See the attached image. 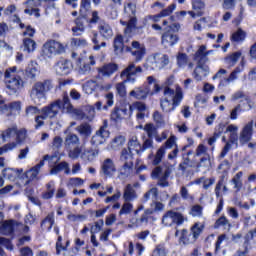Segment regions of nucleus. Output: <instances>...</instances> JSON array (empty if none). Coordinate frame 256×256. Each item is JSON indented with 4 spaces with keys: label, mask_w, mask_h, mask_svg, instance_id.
<instances>
[{
    "label": "nucleus",
    "mask_w": 256,
    "mask_h": 256,
    "mask_svg": "<svg viewBox=\"0 0 256 256\" xmlns=\"http://www.w3.org/2000/svg\"><path fill=\"white\" fill-rule=\"evenodd\" d=\"M176 61L178 67H185V65H187V62L189 61V56H187L186 53L179 52L176 56Z\"/></svg>",
    "instance_id": "8fccbe9b"
},
{
    "label": "nucleus",
    "mask_w": 256,
    "mask_h": 256,
    "mask_svg": "<svg viewBox=\"0 0 256 256\" xmlns=\"http://www.w3.org/2000/svg\"><path fill=\"white\" fill-rule=\"evenodd\" d=\"M125 51L126 53H131L132 57H134L135 63L143 61L145 53H147L145 46H141V43L139 41H132L131 46L125 47Z\"/></svg>",
    "instance_id": "f8f14e48"
},
{
    "label": "nucleus",
    "mask_w": 256,
    "mask_h": 256,
    "mask_svg": "<svg viewBox=\"0 0 256 256\" xmlns=\"http://www.w3.org/2000/svg\"><path fill=\"white\" fill-rule=\"evenodd\" d=\"M123 199L126 202L135 201L137 199V192L131 184H127L124 188Z\"/></svg>",
    "instance_id": "c756f323"
},
{
    "label": "nucleus",
    "mask_w": 256,
    "mask_h": 256,
    "mask_svg": "<svg viewBox=\"0 0 256 256\" xmlns=\"http://www.w3.org/2000/svg\"><path fill=\"white\" fill-rule=\"evenodd\" d=\"M130 97L134 99H138L139 101H143V99H147V95H149V88L140 86L130 91Z\"/></svg>",
    "instance_id": "a878e982"
},
{
    "label": "nucleus",
    "mask_w": 256,
    "mask_h": 256,
    "mask_svg": "<svg viewBox=\"0 0 256 256\" xmlns=\"http://www.w3.org/2000/svg\"><path fill=\"white\" fill-rule=\"evenodd\" d=\"M173 146L177 147V136L175 135H171L166 142L164 143L163 146L164 147V152L167 151V149H173Z\"/></svg>",
    "instance_id": "603ef678"
},
{
    "label": "nucleus",
    "mask_w": 256,
    "mask_h": 256,
    "mask_svg": "<svg viewBox=\"0 0 256 256\" xmlns=\"http://www.w3.org/2000/svg\"><path fill=\"white\" fill-rule=\"evenodd\" d=\"M22 173L23 172V169L21 170H16V169H13V168H4L2 170V175L3 177H5L6 179H13L14 176V173Z\"/></svg>",
    "instance_id": "4d7b16f0"
},
{
    "label": "nucleus",
    "mask_w": 256,
    "mask_h": 256,
    "mask_svg": "<svg viewBox=\"0 0 256 256\" xmlns=\"http://www.w3.org/2000/svg\"><path fill=\"white\" fill-rule=\"evenodd\" d=\"M101 171L105 177H113V174L115 171H117V168H115V163L111 158L104 160L101 166Z\"/></svg>",
    "instance_id": "5701e85b"
},
{
    "label": "nucleus",
    "mask_w": 256,
    "mask_h": 256,
    "mask_svg": "<svg viewBox=\"0 0 256 256\" xmlns=\"http://www.w3.org/2000/svg\"><path fill=\"white\" fill-rule=\"evenodd\" d=\"M179 29H181L179 23H173L164 28L165 32L161 36V43L165 49L173 47L179 43V36L175 34V31H179Z\"/></svg>",
    "instance_id": "0eeeda50"
},
{
    "label": "nucleus",
    "mask_w": 256,
    "mask_h": 256,
    "mask_svg": "<svg viewBox=\"0 0 256 256\" xmlns=\"http://www.w3.org/2000/svg\"><path fill=\"white\" fill-rule=\"evenodd\" d=\"M178 167H179V170L183 172L187 171L188 167H193L191 158L182 155V162L179 164Z\"/></svg>",
    "instance_id": "864d4df0"
},
{
    "label": "nucleus",
    "mask_w": 256,
    "mask_h": 256,
    "mask_svg": "<svg viewBox=\"0 0 256 256\" xmlns=\"http://www.w3.org/2000/svg\"><path fill=\"white\" fill-rule=\"evenodd\" d=\"M53 89V81L51 79H46L44 81H38L34 83L30 91V97L33 99H46L47 93Z\"/></svg>",
    "instance_id": "6e6552de"
},
{
    "label": "nucleus",
    "mask_w": 256,
    "mask_h": 256,
    "mask_svg": "<svg viewBox=\"0 0 256 256\" xmlns=\"http://www.w3.org/2000/svg\"><path fill=\"white\" fill-rule=\"evenodd\" d=\"M57 75L61 77L69 75L73 69V63L67 59H60L54 66Z\"/></svg>",
    "instance_id": "f3484780"
},
{
    "label": "nucleus",
    "mask_w": 256,
    "mask_h": 256,
    "mask_svg": "<svg viewBox=\"0 0 256 256\" xmlns=\"http://www.w3.org/2000/svg\"><path fill=\"white\" fill-rule=\"evenodd\" d=\"M175 9H177V4L172 3L167 8L163 9L160 13L155 15H150L148 17L149 19H152L154 23H159L162 17H169V15H171Z\"/></svg>",
    "instance_id": "4be33fe9"
},
{
    "label": "nucleus",
    "mask_w": 256,
    "mask_h": 256,
    "mask_svg": "<svg viewBox=\"0 0 256 256\" xmlns=\"http://www.w3.org/2000/svg\"><path fill=\"white\" fill-rule=\"evenodd\" d=\"M65 51V46L54 39L47 40L42 46L41 55L44 59H53L56 55H62Z\"/></svg>",
    "instance_id": "423d86ee"
},
{
    "label": "nucleus",
    "mask_w": 256,
    "mask_h": 256,
    "mask_svg": "<svg viewBox=\"0 0 256 256\" xmlns=\"http://www.w3.org/2000/svg\"><path fill=\"white\" fill-rule=\"evenodd\" d=\"M241 51L234 52L230 54L229 56L225 57L224 61L226 65H229V67H234V65H237V61L241 59Z\"/></svg>",
    "instance_id": "c9c22d12"
},
{
    "label": "nucleus",
    "mask_w": 256,
    "mask_h": 256,
    "mask_svg": "<svg viewBox=\"0 0 256 256\" xmlns=\"http://www.w3.org/2000/svg\"><path fill=\"white\" fill-rule=\"evenodd\" d=\"M192 9L197 12L203 11V9H205V2L203 0H193Z\"/></svg>",
    "instance_id": "774afa93"
},
{
    "label": "nucleus",
    "mask_w": 256,
    "mask_h": 256,
    "mask_svg": "<svg viewBox=\"0 0 256 256\" xmlns=\"http://www.w3.org/2000/svg\"><path fill=\"white\" fill-rule=\"evenodd\" d=\"M133 211V204L130 202H125L120 211H119V215H129V213H131Z\"/></svg>",
    "instance_id": "0e129e2a"
},
{
    "label": "nucleus",
    "mask_w": 256,
    "mask_h": 256,
    "mask_svg": "<svg viewBox=\"0 0 256 256\" xmlns=\"http://www.w3.org/2000/svg\"><path fill=\"white\" fill-rule=\"evenodd\" d=\"M168 254L169 250H167V247H165V243H160L155 246L151 256H167Z\"/></svg>",
    "instance_id": "79ce46f5"
},
{
    "label": "nucleus",
    "mask_w": 256,
    "mask_h": 256,
    "mask_svg": "<svg viewBox=\"0 0 256 256\" xmlns=\"http://www.w3.org/2000/svg\"><path fill=\"white\" fill-rule=\"evenodd\" d=\"M147 83L148 85L154 84L152 95L160 93V91L163 90L164 97H172V108L170 109L165 108V105H171L169 98H164L160 101V107L162 111H165V113H171V111H175L177 107L181 105V101H183L184 95L183 89L180 88V86H177L176 89L169 87V85L161 86L159 83H157V79H155L154 76H148Z\"/></svg>",
    "instance_id": "f257e3e1"
},
{
    "label": "nucleus",
    "mask_w": 256,
    "mask_h": 256,
    "mask_svg": "<svg viewBox=\"0 0 256 256\" xmlns=\"http://www.w3.org/2000/svg\"><path fill=\"white\" fill-rule=\"evenodd\" d=\"M77 131L78 133H80V135H83L84 137H89L92 132L91 126L87 123L79 125Z\"/></svg>",
    "instance_id": "09e8293b"
},
{
    "label": "nucleus",
    "mask_w": 256,
    "mask_h": 256,
    "mask_svg": "<svg viewBox=\"0 0 256 256\" xmlns=\"http://www.w3.org/2000/svg\"><path fill=\"white\" fill-rule=\"evenodd\" d=\"M225 133H227V130H226V124L221 122L219 123L218 125L215 126L214 128V135L216 137H221V135H225Z\"/></svg>",
    "instance_id": "bf43d9fd"
},
{
    "label": "nucleus",
    "mask_w": 256,
    "mask_h": 256,
    "mask_svg": "<svg viewBox=\"0 0 256 256\" xmlns=\"http://www.w3.org/2000/svg\"><path fill=\"white\" fill-rule=\"evenodd\" d=\"M190 215L192 217H203V206L195 204L190 209Z\"/></svg>",
    "instance_id": "5fc2aeb1"
},
{
    "label": "nucleus",
    "mask_w": 256,
    "mask_h": 256,
    "mask_svg": "<svg viewBox=\"0 0 256 256\" xmlns=\"http://www.w3.org/2000/svg\"><path fill=\"white\" fill-rule=\"evenodd\" d=\"M165 147H160L153 160H152V165H154L155 167H157V165H159L161 163V161H163V157H165Z\"/></svg>",
    "instance_id": "49530a36"
},
{
    "label": "nucleus",
    "mask_w": 256,
    "mask_h": 256,
    "mask_svg": "<svg viewBox=\"0 0 256 256\" xmlns=\"http://www.w3.org/2000/svg\"><path fill=\"white\" fill-rule=\"evenodd\" d=\"M95 57L94 56H89V62H87V58L85 57H78L76 59V65L77 67H79L80 69V73H82V75H85L87 73L91 72V67H93V65H95Z\"/></svg>",
    "instance_id": "dca6fc26"
},
{
    "label": "nucleus",
    "mask_w": 256,
    "mask_h": 256,
    "mask_svg": "<svg viewBox=\"0 0 256 256\" xmlns=\"http://www.w3.org/2000/svg\"><path fill=\"white\" fill-rule=\"evenodd\" d=\"M211 51H207V46L201 45L194 54V61H197V65L192 73L196 81H203V77L209 75V66L203 62L207 59Z\"/></svg>",
    "instance_id": "20e7f679"
},
{
    "label": "nucleus",
    "mask_w": 256,
    "mask_h": 256,
    "mask_svg": "<svg viewBox=\"0 0 256 256\" xmlns=\"http://www.w3.org/2000/svg\"><path fill=\"white\" fill-rule=\"evenodd\" d=\"M106 98V104L103 105V102L98 101L95 103V107L98 111H109V107H113V103H114V96H113V92H110L108 94L105 95Z\"/></svg>",
    "instance_id": "c85d7f7f"
},
{
    "label": "nucleus",
    "mask_w": 256,
    "mask_h": 256,
    "mask_svg": "<svg viewBox=\"0 0 256 256\" xmlns=\"http://www.w3.org/2000/svg\"><path fill=\"white\" fill-rule=\"evenodd\" d=\"M241 177H243V171L237 172L231 179V183H233L236 193H239V191L243 189V181H241Z\"/></svg>",
    "instance_id": "e433bc0d"
},
{
    "label": "nucleus",
    "mask_w": 256,
    "mask_h": 256,
    "mask_svg": "<svg viewBox=\"0 0 256 256\" xmlns=\"http://www.w3.org/2000/svg\"><path fill=\"white\" fill-rule=\"evenodd\" d=\"M45 187L46 190L41 193V199H43L44 201H49V199H53V197H55V191H57V189L55 188V182L49 181L48 183H46Z\"/></svg>",
    "instance_id": "bb28decb"
},
{
    "label": "nucleus",
    "mask_w": 256,
    "mask_h": 256,
    "mask_svg": "<svg viewBox=\"0 0 256 256\" xmlns=\"http://www.w3.org/2000/svg\"><path fill=\"white\" fill-rule=\"evenodd\" d=\"M40 71L39 68L31 65L28 66L25 70V75L27 79H31L32 81H35L37 79V75H39Z\"/></svg>",
    "instance_id": "37998d69"
},
{
    "label": "nucleus",
    "mask_w": 256,
    "mask_h": 256,
    "mask_svg": "<svg viewBox=\"0 0 256 256\" xmlns=\"http://www.w3.org/2000/svg\"><path fill=\"white\" fill-rule=\"evenodd\" d=\"M141 149V143H139V140L137 138H132L128 142V151H139Z\"/></svg>",
    "instance_id": "052dcab7"
},
{
    "label": "nucleus",
    "mask_w": 256,
    "mask_h": 256,
    "mask_svg": "<svg viewBox=\"0 0 256 256\" xmlns=\"http://www.w3.org/2000/svg\"><path fill=\"white\" fill-rule=\"evenodd\" d=\"M143 130L147 133L148 139H146L142 146H140V149L137 151L138 154L147 151V149H151V147H153V137L157 135V128L153 123L145 124Z\"/></svg>",
    "instance_id": "9b49d317"
},
{
    "label": "nucleus",
    "mask_w": 256,
    "mask_h": 256,
    "mask_svg": "<svg viewBox=\"0 0 256 256\" xmlns=\"http://www.w3.org/2000/svg\"><path fill=\"white\" fill-rule=\"evenodd\" d=\"M162 223L165 225V227H171L174 225L173 210H169L163 215Z\"/></svg>",
    "instance_id": "de8ad7c7"
},
{
    "label": "nucleus",
    "mask_w": 256,
    "mask_h": 256,
    "mask_svg": "<svg viewBox=\"0 0 256 256\" xmlns=\"http://www.w3.org/2000/svg\"><path fill=\"white\" fill-rule=\"evenodd\" d=\"M72 47H87V40L85 38H71Z\"/></svg>",
    "instance_id": "e2e57ef3"
},
{
    "label": "nucleus",
    "mask_w": 256,
    "mask_h": 256,
    "mask_svg": "<svg viewBox=\"0 0 256 256\" xmlns=\"http://www.w3.org/2000/svg\"><path fill=\"white\" fill-rule=\"evenodd\" d=\"M16 132H17V126L11 127V128L6 129V130L2 133L1 137H2V139H3L4 141H5L6 139H13V137H15V135H16Z\"/></svg>",
    "instance_id": "6e6d98bb"
},
{
    "label": "nucleus",
    "mask_w": 256,
    "mask_h": 256,
    "mask_svg": "<svg viewBox=\"0 0 256 256\" xmlns=\"http://www.w3.org/2000/svg\"><path fill=\"white\" fill-rule=\"evenodd\" d=\"M237 141H239V136L237 135V133H231L229 136V142H226V144L222 148V151L217 157L218 161H221L222 159H225V157H227V153L231 151V145H237Z\"/></svg>",
    "instance_id": "412c9836"
},
{
    "label": "nucleus",
    "mask_w": 256,
    "mask_h": 256,
    "mask_svg": "<svg viewBox=\"0 0 256 256\" xmlns=\"http://www.w3.org/2000/svg\"><path fill=\"white\" fill-rule=\"evenodd\" d=\"M137 73H143V67L136 66L132 62L120 73V78L124 79V83H135L137 81Z\"/></svg>",
    "instance_id": "9d476101"
},
{
    "label": "nucleus",
    "mask_w": 256,
    "mask_h": 256,
    "mask_svg": "<svg viewBox=\"0 0 256 256\" xmlns=\"http://www.w3.org/2000/svg\"><path fill=\"white\" fill-rule=\"evenodd\" d=\"M111 119L112 121H121L124 119L123 114L121 112V108L116 106L114 110L111 113Z\"/></svg>",
    "instance_id": "69168bd1"
},
{
    "label": "nucleus",
    "mask_w": 256,
    "mask_h": 256,
    "mask_svg": "<svg viewBox=\"0 0 256 256\" xmlns=\"http://www.w3.org/2000/svg\"><path fill=\"white\" fill-rule=\"evenodd\" d=\"M208 148L204 144H199L196 148L194 157H201V155H204L202 158H200L199 162L194 166L195 169H201V167H207V163L211 161V155L207 153Z\"/></svg>",
    "instance_id": "4468645a"
},
{
    "label": "nucleus",
    "mask_w": 256,
    "mask_h": 256,
    "mask_svg": "<svg viewBox=\"0 0 256 256\" xmlns=\"http://www.w3.org/2000/svg\"><path fill=\"white\" fill-rule=\"evenodd\" d=\"M82 151L81 147L75 146L72 149H68V157H70V159H79V155H81Z\"/></svg>",
    "instance_id": "680f3d73"
},
{
    "label": "nucleus",
    "mask_w": 256,
    "mask_h": 256,
    "mask_svg": "<svg viewBox=\"0 0 256 256\" xmlns=\"http://www.w3.org/2000/svg\"><path fill=\"white\" fill-rule=\"evenodd\" d=\"M115 53H123L125 49V38L121 34H117L113 40Z\"/></svg>",
    "instance_id": "2f4dec72"
},
{
    "label": "nucleus",
    "mask_w": 256,
    "mask_h": 256,
    "mask_svg": "<svg viewBox=\"0 0 256 256\" xmlns=\"http://www.w3.org/2000/svg\"><path fill=\"white\" fill-rule=\"evenodd\" d=\"M229 171H231V162L225 159L217 166V173L219 176V180L215 187V195L216 197H221V188L227 179H229Z\"/></svg>",
    "instance_id": "1a4fd4ad"
},
{
    "label": "nucleus",
    "mask_w": 256,
    "mask_h": 256,
    "mask_svg": "<svg viewBox=\"0 0 256 256\" xmlns=\"http://www.w3.org/2000/svg\"><path fill=\"white\" fill-rule=\"evenodd\" d=\"M247 39V32H245L243 29L238 28L236 32H234L231 35V41L233 43H243Z\"/></svg>",
    "instance_id": "f704fd0d"
},
{
    "label": "nucleus",
    "mask_w": 256,
    "mask_h": 256,
    "mask_svg": "<svg viewBox=\"0 0 256 256\" xmlns=\"http://www.w3.org/2000/svg\"><path fill=\"white\" fill-rule=\"evenodd\" d=\"M55 225V212H50L48 215L41 221L40 227L42 231H51Z\"/></svg>",
    "instance_id": "393cba45"
},
{
    "label": "nucleus",
    "mask_w": 256,
    "mask_h": 256,
    "mask_svg": "<svg viewBox=\"0 0 256 256\" xmlns=\"http://www.w3.org/2000/svg\"><path fill=\"white\" fill-rule=\"evenodd\" d=\"M4 83L10 95L19 93L25 87V81L17 74V66L10 67L4 72Z\"/></svg>",
    "instance_id": "39448f33"
},
{
    "label": "nucleus",
    "mask_w": 256,
    "mask_h": 256,
    "mask_svg": "<svg viewBox=\"0 0 256 256\" xmlns=\"http://www.w3.org/2000/svg\"><path fill=\"white\" fill-rule=\"evenodd\" d=\"M124 13L130 17L128 22L120 20V25L125 27L124 35L126 37H133V31H141V29H144L145 25H147V19H144L142 25L137 26V17L135 16L137 13V5L135 3L129 2L127 5H124Z\"/></svg>",
    "instance_id": "7ed1b4c3"
},
{
    "label": "nucleus",
    "mask_w": 256,
    "mask_h": 256,
    "mask_svg": "<svg viewBox=\"0 0 256 256\" xmlns=\"http://www.w3.org/2000/svg\"><path fill=\"white\" fill-rule=\"evenodd\" d=\"M89 11H91V0H81L79 15L89 17Z\"/></svg>",
    "instance_id": "58836bf2"
},
{
    "label": "nucleus",
    "mask_w": 256,
    "mask_h": 256,
    "mask_svg": "<svg viewBox=\"0 0 256 256\" xmlns=\"http://www.w3.org/2000/svg\"><path fill=\"white\" fill-rule=\"evenodd\" d=\"M66 111V113H74L73 104H71V99H69V94L65 92L63 98L58 99L48 106H44L41 109V115L35 117V129H41L45 125V119H55L59 115V111Z\"/></svg>",
    "instance_id": "f03ea898"
},
{
    "label": "nucleus",
    "mask_w": 256,
    "mask_h": 256,
    "mask_svg": "<svg viewBox=\"0 0 256 256\" xmlns=\"http://www.w3.org/2000/svg\"><path fill=\"white\" fill-rule=\"evenodd\" d=\"M22 104L21 101H13L8 104V110L10 113H7V117H11V115H19L21 113Z\"/></svg>",
    "instance_id": "72a5a7b5"
},
{
    "label": "nucleus",
    "mask_w": 256,
    "mask_h": 256,
    "mask_svg": "<svg viewBox=\"0 0 256 256\" xmlns=\"http://www.w3.org/2000/svg\"><path fill=\"white\" fill-rule=\"evenodd\" d=\"M61 171H65L66 174L69 173L70 169H69V163H67L66 161H62L59 164L53 166V168L51 169V173H61Z\"/></svg>",
    "instance_id": "c03bdc74"
},
{
    "label": "nucleus",
    "mask_w": 256,
    "mask_h": 256,
    "mask_svg": "<svg viewBox=\"0 0 256 256\" xmlns=\"http://www.w3.org/2000/svg\"><path fill=\"white\" fill-rule=\"evenodd\" d=\"M97 71L99 75H102V77H111V75H114V73L119 71V64L115 62H109L98 68Z\"/></svg>",
    "instance_id": "aec40b11"
},
{
    "label": "nucleus",
    "mask_w": 256,
    "mask_h": 256,
    "mask_svg": "<svg viewBox=\"0 0 256 256\" xmlns=\"http://www.w3.org/2000/svg\"><path fill=\"white\" fill-rule=\"evenodd\" d=\"M16 142H9L7 144H4L2 147H0V155H3V153H8V151H13L17 145H21L23 141H25L27 137V130L25 129H20L18 130L16 128Z\"/></svg>",
    "instance_id": "ddd939ff"
},
{
    "label": "nucleus",
    "mask_w": 256,
    "mask_h": 256,
    "mask_svg": "<svg viewBox=\"0 0 256 256\" xmlns=\"http://www.w3.org/2000/svg\"><path fill=\"white\" fill-rule=\"evenodd\" d=\"M107 129V125H103L100 127V129L95 133V135L91 138V144L95 145L96 147H99V145H103L105 141H107L110 132Z\"/></svg>",
    "instance_id": "2eb2a0df"
},
{
    "label": "nucleus",
    "mask_w": 256,
    "mask_h": 256,
    "mask_svg": "<svg viewBox=\"0 0 256 256\" xmlns=\"http://www.w3.org/2000/svg\"><path fill=\"white\" fill-rule=\"evenodd\" d=\"M0 229L2 231H8V233H13L15 231V221L13 220H6L1 224Z\"/></svg>",
    "instance_id": "3c124183"
},
{
    "label": "nucleus",
    "mask_w": 256,
    "mask_h": 256,
    "mask_svg": "<svg viewBox=\"0 0 256 256\" xmlns=\"http://www.w3.org/2000/svg\"><path fill=\"white\" fill-rule=\"evenodd\" d=\"M172 217H173L174 225H177L178 227L182 223H185V217L180 212L173 211Z\"/></svg>",
    "instance_id": "338daca9"
},
{
    "label": "nucleus",
    "mask_w": 256,
    "mask_h": 256,
    "mask_svg": "<svg viewBox=\"0 0 256 256\" xmlns=\"http://www.w3.org/2000/svg\"><path fill=\"white\" fill-rule=\"evenodd\" d=\"M26 3L28 6L26 9H24L25 15H30V16L34 15V17L36 18L41 17V9L33 8V6H31V3H33V0H28Z\"/></svg>",
    "instance_id": "ea45409f"
},
{
    "label": "nucleus",
    "mask_w": 256,
    "mask_h": 256,
    "mask_svg": "<svg viewBox=\"0 0 256 256\" xmlns=\"http://www.w3.org/2000/svg\"><path fill=\"white\" fill-rule=\"evenodd\" d=\"M256 235V228L250 230L244 236V247H249L251 245V241L255 238Z\"/></svg>",
    "instance_id": "13d9d810"
},
{
    "label": "nucleus",
    "mask_w": 256,
    "mask_h": 256,
    "mask_svg": "<svg viewBox=\"0 0 256 256\" xmlns=\"http://www.w3.org/2000/svg\"><path fill=\"white\" fill-rule=\"evenodd\" d=\"M253 139V121L248 122L241 130L239 141L241 145H247Z\"/></svg>",
    "instance_id": "6ab92c4d"
},
{
    "label": "nucleus",
    "mask_w": 256,
    "mask_h": 256,
    "mask_svg": "<svg viewBox=\"0 0 256 256\" xmlns=\"http://www.w3.org/2000/svg\"><path fill=\"white\" fill-rule=\"evenodd\" d=\"M43 165H45V160H40L38 164L25 172V177L28 179V183L37 179V175H39V171H41V167H43Z\"/></svg>",
    "instance_id": "b1692460"
},
{
    "label": "nucleus",
    "mask_w": 256,
    "mask_h": 256,
    "mask_svg": "<svg viewBox=\"0 0 256 256\" xmlns=\"http://www.w3.org/2000/svg\"><path fill=\"white\" fill-rule=\"evenodd\" d=\"M223 75H227V70L221 68L220 70H218V72L212 77L213 80L215 79H220V82L218 84L219 89H221V87H227V85H229V83H231V81L229 80V78H223Z\"/></svg>",
    "instance_id": "7c9ffc66"
},
{
    "label": "nucleus",
    "mask_w": 256,
    "mask_h": 256,
    "mask_svg": "<svg viewBox=\"0 0 256 256\" xmlns=\"http://www.w3.org/2000/svg\"><path fill=\"white\" fill-rule=\"evenodd\" d=\"M205 230V224H201V222H196L194 225L190 228V231L192 233L193 239H197L201 236V233Z\"/></svg>",
    "instance_id": "4c0bfd02"
},
{
    "label": "nucleus",
    "mask_w": 256,
    "mask_h": 256,
    "mask_svg": "<svg viewBox=\"0 0 256 256\" xmlns=\"http://www.w3.org/2000/svg\"><path fill=\"white\" fill-rule=\"evenodd\" d=\"M71 245L69 240L66 241V245L63 246V236L59 235L56 241V253L57 255L61 254V251H67V247Z\"/></svg>",
    "instance_id": "a18cd8bd"
},
{
    "label": "nucleus",
    "mask_w": 256,
    "mask_h": 256,
    "mask_svg": "<svg viewBox=\"0 0 256 256\" xmlns=\"http://www.w3.org/2000/svg\"><path fill=\"white\" fill-rule=\"evenodd\" d=\"M120 161L124 164L122 169L124 171H133V152L127 148H123L120 155Z\"/></svg>",
    "instance_id": "a211bd4d"
},
{
    "label": "nucleus",
    "mask_w": 256,
    "mask_h": 256,
    "mask_svg": "<svg viewBox=\"0 0 256 256\" xmlns=\"http://www.w3.org/2000/svg\"><path fill=\"white\" fill-rule=\"evenodd\" d=\"M100 35L104 37L105 39H111L113 37V29H111V26L109 24L100 25L98 27Z\"/></svg>",
    "instance_id": "a19ab883"
},
{
    "label": "nucleus",
    "mask_w": 256,
    "mask_h": 256,
    "mask_svg": "<svg viewBox=\"0 0 256 256\" xmlns=\"http://www.w3.org/2000/svg\"><path fill=\"white\" fill-rule=\"evenodd\" d=\"M64 145L67 150L79 147V137L76 134H68L65 138Z\"/></svg>",
    "instance_id": "473e14b6"
},
{
    "label": "nucleus",
    "mask_w": 256,
    "mask_h": 256,
    "mask_svg": "<svg viewBox=\"0 0 256 256\" xmlns=\"http://www.w3.org/2000/svg\"><path fill=\"white\" fill-rule=\"evenodd\" d=\"M20 49H22L24 53H33V51L37 49V42L32 38H24L22 39Z\"/></svg>",
    "instance_id": "cd10ccee"
}]
</instances>
